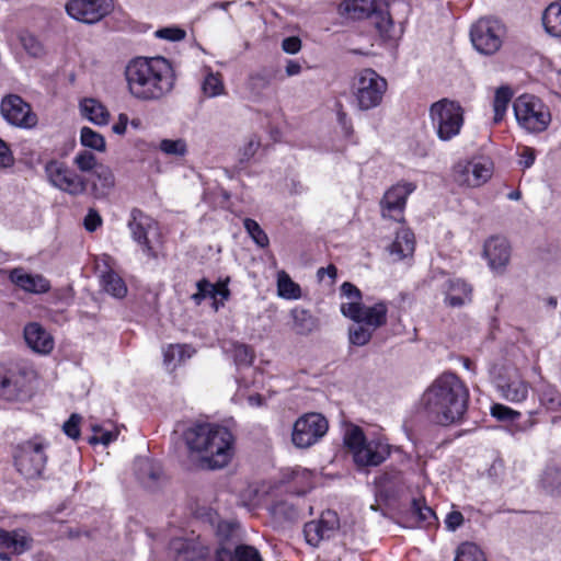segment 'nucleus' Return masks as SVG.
<instances>
[{"label": "nucleus", "mask_w": 561, "mask_h": 561, "mask_svg": "<svg viewBox=\"0 0 561 561\" xmlns=\"http://www.w3.org/2000/svg\"><path fill=\"white\" fill-rule=\"evenodd\" d=\"M469 401L467 386L455 374L436 378L420 399V410L435 424L447 426L462 420Z\"/></svg>", "instance_id": "obj_1"}, {"label": "nucleus", "mask_w": 561, "mask_h": 561, "mask_svg": "<svg viewBox=\"0 0 561 561\" xmlns=\"http://www.w3.org/2000/svg\"><path fill=\"white\" fill-rule=\"evenodd\" d=\"M127 90L139 101H158L174 88V73L163 57H135L124 70Z\"/></svg>", "instance_id": "obj_2"}, {"label": "nucleus", "mask_w": 561, "mask_h": 561, "mask_svg": "<svg viewBox=\"0 0 561 561\" xmlns=\"http://www.w3.org/2000/svg\"><path fill=\"white\" fill-rule=\"evenodd\" d=\"M184 440L192 453L201 456L207 468H224L232 459L234 437L227 427L197 423L185 431Z\"/></svg>", "instance_id": "obj_3"}, {"label": "nucleus", "mask_w": 561, "mask_h": 561, "mask_svg": "<svg viewBox=\"0 0 561 561\" xmlns=\"http://www.w3.org/2000/svg\"><path fill=\"white\" fill-rule=\"evenodd\" d=\"M345 447L358 468L377 467L390 456V445L380 439L367 440L364 431L354 424L345 427L343 434Z\"/></svg>", "instance_id": "obj_4"}, {"label": "nucleus", "mask_w": 561, "mask_h": 561, "mask_svg": "<svg viewBox=\"0 0 561 561\" xmlns=\"http://www.w3.org/2000/svg\"><path fill=\"white\" fill-rule=\"evenodd\" d=\"M387 89V80L371 68L358 71L352 82V95L359 111L378 107Z\"/></svg>", "instance_id": "obj_5"}, {"label": "nucleus", "mask_w": 561, "mask_h": 561, "mask_svg": "<svg viewBox=\"0 0 561 561\" xmlns=\"http://www.w3.org/2000/svg\"><path fill=\"white\" fill-rule=\"evenodd\" d=\"M463 114L460 104L448 99L431 105L430 117L439 140L449 141L460 134L465 123Z\"/></svg>", "instance_id": "obj_6"}, {"label": "nucleus", "mask_w": 561, "mask_h": 561, "mask_svg": "<svg viewBox=\"0 0 561 561\" xmlns=\"http://www.w3.org/2000/svg\"><path fill=\"white\" fill-rule=\"evenodd\" d=\"M515 117L520 127L529 133L546 130L551 122L549 108L536 96L523 94L513 104Z\"/></svg>", "instance_id": "obj_7"}, {"label": "nucleus", "mask_w": 561, "mask_h": 561, "mask_svg": "<svg viewBox=\"0 0 561 561\" xmlns=\"http://www.w3.org/2000/svg\"><path fill=\"white\" fill-rule=\"evenodd\" d=\"M128 228L135 242L142 252L150 259L158 257V247L161 243V234L158 222L139 209H133Z\"/></svg>", "instance_id": "obj_8"}, {"label": "nucleus", "mask_w": 561, "mask_h": 561, "mask_svg": "<svg viewBox=\"0 0 561 561\" xmlns=\"http://www.w3.org/2000/svg\"><path fill=\"white\" fill-rule=\"evenodd\" d=\"M45 450L46 445L37 439L19 445L14 454L18 471L26 479L41 478L47 461Z\"/></svg>", "instance_id": "obj_9"}, {"label": "nucleus", "mask_w": 561, "mask_h": 561, "mask_svg": "<svg viewBox=\"0 0 561 561\" xmlns=\"http://www.w3.org/2000/svg\"><path fill=\"white\" fill-rule=\"evenodd\" d=\"M328 430L329 422L321 413H305L293 425L291 442L297 448H309L317 444Z\"/></svg>", "instance_id": "obj_10"}, {"label": "nucleus", "mask_w": 561, "mask_h": 561, "mask_svg": "<svg viewBox=\"0 0 561 561\" xmlns=\"http://www.w3.org/2000/svg\"><path fill=\"white\" fill-rule=\"evenodd\" d=\"M503 34V25L499 20L492 18L478 20L470 31L474 48L484 55H492L501 48Z\"/></svg>", "instance_id": "obj_11"}, {"label": "nucleus", "mask_w": 561, "mask_h": 561, "mask_svg": "<svg viewBox=\"0 0 561 561\" xmlns=\"http://www.w3.org/2000/svg\"><path fill=\"white\" fill-rule=\"evenodd\" d=\"M45 173L49 183L56 188L78 196L87 191L88 182L84 176L78 174L64 162L53 160L46 163Z\"/></svg>", "instance_id": "obj_12"}, {"label": "nucleus", "mask_w": 561, "mask_h": 561, "mask_svg": "<svg viewBox=\"0 0 561 561\" xmlns=\"http://www.w3.org/2000/svg\"><path fill=\"white\" fill-rule=\"evenodd\" d=\"M34 377V370L27 366L16 365L9 369L0 382V397L8 401L28 398Z\"/></svg>", "instance_id": "obj_13"}, {"label": "nucleus", "mask_w": 561, "mask_h": 561, "mask_svg": "<svg viewBox=\"0 0 561 561\" xmlns=\"http://www.w3.org/2000/svg\"><path fill=\"white\" fill-rule=\"evenodd\" d=\"M67 14L81 23L95 24L112 13L113 0H68L65 5Z\"/></svg>", "instance_id": "obj_14"}, {"label": "nucleus", "mask_w": 561, "mask_h": 561, "mask_svg": "<svg viewBox=\"0 0 561 561\" xmlns=\"http://www.w3.org/2000/svg\"><path fill=\"white\" fill-rule=\"evenodd\" d=\"M116 262L108 254L95 257L94 268L102 289L114 298L122 299L127 295V286L123 277L115 272Z\"/></svg>", "instance_id": "obj_15"}, {"label": "nucleus", "mask_w": 561, "mask_h": 561, "mask_svg": "<svg viewBox=\"0 0 561 561\" xmlns=\"http://www.w3.org/2000/svg\"><path fill=\"white\" fill-rule=\"evenodd\" d=\"M416 188L412 182H399L387 190L380 201L381 215L402 222L407 199Z\"/></svg>", "instance_id": "obj_16"}, {"label": "nucleus", "mask_w": 561, "mask_h": 561, "mask_svg": "<svg viewBox=\"0 0 561 561\" xmlns=\"http://www.w3.org/2000/svg\"><path fill=\"white\" fill-rule=\"evenodd\" d=\"M0 113L9 124L18 127L30 128L37 122L31 106L16 94H9L2 99Z\"/></svg>", "instance_id": "obj_17"}, {"label": "nucleus", "mask_w": 561, "mask_h": 561, "mask_svg": "<svg viewBox=\"0 0 561 561\" xmlns=\"http://www.w3.org/2000/svg\"><path fill=\"white\" fill-rule=\"evenodd\" d=\"M340 522L337 514L333 511H325L317 520L307 523L304 527L306 541L318 547L322 540L330 539L339 529Z\"/></svg>", "instance_id": "obj_18"}, {"label": "nucleus", "mask_w": 561, "mask_h": 561, "mask_svg": "<svg viewBox=\"0 0 561 561\" xmlns=\"http://www.w3.org/2000/svg\"><path fill=\"white\" fill-rule=\"evenodd\" d=\"M483 255L495 274H503L511 261V245L505 238L491 237L483 247Z\"/></svg>", "instance_id": "obj_19"}, {"label": "nucleus", "mask_w": 561, "mask_h": 561, "mask_svg": "<svg viewBox=\"0 0 561 561\" xmlns=\"http://www.w3.org/2000/svg\"><path fill=\"white\" fill-rule=\"evenodd\" d=\"M495 383L501 396L507 401L522 402L528 396V386L515 368H508L505 375L497 376Z\"/></svg>", "instance_id": "obj_20"}, {"label": "nucleus", "mask_w": 561, "mask_h": 561, "mask_svg": "<svg viewBox=\"0 0 561 561\" xmlns=\"http://www.w3.org/2000/svg\"><path fill=\"white\" fill-rule=\"evenodd\" d=\"M10 282L19 289L28 294H45L50 289V282L41 274H32L23 267H15L8 272Z\"/></svg>", "instance_id": "obj_21"}, {"label": "nucleus", "mask_w": 561, "mask_h": 561, "mask_svg": "<svg viewBox=\"0 0 561 561\" xmlns=\"http://www.w3.org/2000/svg\"><path fill=\"white\" fill-rule=\"evenodd\" d=\"M386 324V318H352L348 327L350 343L356 346L366 345L373 332Z\"/></svg>", "instance_id": "obj_22"}, {"label": "nucleus", "mask_w": 561, "mask_h": 561, "mask_svg": "<svg viewBox=\"0 0 561 561\" xmlns=\"http://www.w3.org/2000/svg\"><path fill=\"white\" fill-rule=\"evenodd\" d=\"M196 287L197 291L192 295V298L196 304L207 300L214 308V311H218L219 305H224V301L229 297V289L224 283L211 284L206 279H201L197 282Z\"/></svg>", "instance_id": "obj_23"}, {"label": "nucleus", "mask_w": 561, "mask_h": 561, "mask_svg": "<svg viewBox=\"0 0 561 561\" xmlns=\"http://www.w3.org/2000/svg\"><path fill=\"white\" fill-rule=\"evenodd\" d=\"M33 542L32 536L24 529L5 530L0 528V549H7L11 553L20 556L30 551Z\"/></svg>", "instance_id": "obj_24"}, {"label": "nucleus", "mask_w": 561, "mask_h": 561, "mask_svg": "<svg viewBox=\"0 0 561 561\" xmlns=\"http://www.w3.org/2000/svg\"><path fill=\"white\" fill-rule=\"evenodd\" d=\"M26 344L36 353L48 354L54 348V340L37 322H31L24 328Z\"/></svg>", "instance_id": "obj_25"}, {"label": "nucleus", "mask_w": 561, "mask_h": 561, "mask_svg": "<svg viewBox=\"0 0 561 561\" xmlns=\"http://www.w3.org/2000/svg\"><path fill=\"white\" fill-rule=\"evenodd\" d=\"M174 561H208V549L183 539L171 542Z\"/></svg>", "instance_id": "obj_26"}, {"label": "nucleus", "mask_w": 561, "mask_h": 561, "mask_svg": "<svg viewBox=\"0 0 561 561\" xmlns=\"http://www.w3.org/2000/svg\"><path fill=\"white\" fill-rule=\"evenodd\" d=\"M339 12L352 20H365L377 12L376 0H343Z\"/></svg>", "instance_id": "obj_27"}, {"label": "nucleus", "mask_w": 561, "mask_h": 561, "mask_svg": "<svg viewBox=\"0 0 561 561\" xmlns=\"http://www.w3.org/2000/svg\"><path fill=\"white\" fill-rule=\"evenodd\" d=\"M463 179L459 181L471 187H478L485 183L492 175V167L490 162H468L462 170Z\"/></svg>", "instance_id": "obj_28"}, {"label": "nucleus", "mask_w": 561, "mask_h": 561, "mask_svg": "<svg viewBox=\"0 0 561 561\" xmlns=\"http://www.w3.org/2000/svg\"><path fill=\"white\" fill-rule=\"evenodd\" d=\"M415 250L414 233L408 228H401L397 231L393 242L389 245L390 255L394 261H401L412 256Z\"/></svg>", "instance_id": "obj_29"}, {"label": "nucleus", "mask_w": 561, "mask_h": 561, "mask_svg": "<svg viewBox=\"0 0 561 561\" xmlns=\"http://www.w3.org/2000/svg\"><path fill=\"white\" fill-rule=\"evenodd\" d=\"M472 288L465 280L459 278L446 282L445 301L451 307H460L471 301Z\"/></svg>", "instance_id": "obj_30"}, {"label": "nucleus", "mask_w": 561, "mask_h": 561, "mask_svg": "<svg viewBox=\"0 0 561 561\" xmlns=\"http://www.w3.org/2000/svg\"><path fill=\"white\" fill-rule=\"evenodd\" d=\"M541 22L548 35L561 38V0L551 2L543 10Z\"/></svg>", "instance_id": "obj_31"}, {"label": "nucleus", "mask_w": 561, "mask_h": 561, "mask_svg": "<svg viewBox=\"0 0 561 561\" xmlns=\"http://www.w3.org/2000/svg\"><path fill=\"white\" fill-rule=\"evenodd\" d=\"M195 353V350L186 344H171L163 350V364L170 371L174 370L176 366L190 359Z\"/></svg>", "instance_id": "obj_32"}, {"label": "nucleus", "mask_w": 561, "mask_h": 561, "mask_svg": "<svg viewBox=\"0 0 561 561\" xmlns=\"http://www.w3.org/2000/svg\"><path fill=\"white\" fill-rule=\"evenodd\" d=\"M92 191L96 198L105 197L115 185V178L112 170L106 165H100L93 173Z\"/></svg>", "instance_id": "obj_33"}, {"label": "nucleus", "mask_w": 561, "mask_h": 561, "mask_svg": "<svg viewBox=\"0 0 561 561\" xmlns=\"http://www.w3.org/2000/svg\"><path fill=\"white\" fill-rule=\"evenodd\" d=\"M81 112L90 122L95 125H106L110 113L107 108L95 99H84L81 104Z\"/></svg>", "instance_id": "obj_34"}, {"label": "nucleus", "mask_w": 561, "mask_h": 561, "mask_svg": "<svg viewBox=\"0 0 561 561\" xmlns=\"http://www.w3.org/2000/svg\"><path fill=\"white\" fill-rule=\"evenodd\" d=\"M270 512L278 522H296L301 517V508L288 500L275 502L270 507Z\"/></svg>", "instance_id": "obj_35"}, {"label": "nucleus", "mask_w": 561, "mask_h": 561, "mask_svg": "<svg viewBox=\"0 0 561 561\" xmlns=\"http://www.w3.org/2000/svg\"><path fill=\"white\" fill-rule=\"evenodd\" d=\"M222 350L225 353H231L236 365L250 366L253 363V351L244 345L234 342L224 343Z\"/></svg>", "instance_id": "obj_36"}, {"label": "nucleus", "mask_w": 561, "mask_h": 561, "mask_svg": "<svg viewBox=\"0 0 561 561\" xmlns=\"http://www.w3.org/2000/svg\"><path fill=\"white\" fill-rule=\"evenodd\" d=\"M160 477L161 469L159 466L148 459H142L138 462V478L147 488H152Z\"/></svg>", "instance_id": "obj_37"}, {"label": "nucleus", "mask_w": 561, "mask_h": 561, "mask_svg": "<svg viewBox=\"0 0 561 561\" xmlns=\"http://www.w3.org/2000/svg\"><path fill=\"white\" fill-rule=\"evenodd\" d=\"M512 96L513 92L508 87H501L496 90L493 102L494 123H500L503 119Z\"/></svg>", "instance_id": "obj_38"}, {"label": "nucleus", "mask_w": 561, "mask_h": 561, "mask_svg": "<svg viewBox=\"0 0 561 561\" xmlns=\"http://www.w3.org/2000/svg\"><path fill=\"white\" fill-rule=\"evenodd\" d=\"M277 290L280 297L287 299H296L300 296V287L297 285L289 275L282 271L277 276Z\"/></svg>", "instance_id": "obj_39"}, {"label": "nucleus", "mask_w": 561, "mask_h": 561, "mask_svg": "<svg viewBox=\"0 0 561 561\" xmlns=\"http://www.w3.org/2000/svg\"><path fill=\"white\" fill-rule=\"evenodd\" d=\"M82 146L103 152L106 149L104 137L90 127H82L80 133Z\"/></svg>", "instance_id": "obj_40"}, {"label": "nucleus", "mask_w": 561, "mask_h": 561, "mask_svg": "<svg viewBox=\"0 0 561 561\" xmlns=\"http://www.w3.org/2000/svg\"><path fill=\"white\" fill-rule=\"evenodd\" d=\"M411 514L416 517L421 526H430L436 519L434 511L422 500L414 499L412 501Z\"/></svg>", "instance_id": "obj_41"}, {"label": "nucleus", "mask_w": 561, "mask_h": 561, "mask_svg": "<svg viewBox=\"0 0 561 561\" xmlns=\"http://www.w3.org/2000/svg\"><path fill=\"white\" fill-rule=\"evenodd\" d=\"M19 41L23 49L32 57H42L45 53L44 46L35 35L28 31H21L19 33Z\"/></svg>", "instance_id": "obj_42"}, {"label": "nucleus", "mask_w": 561, "mask_h": 561, "mask_svg": "<svg viewBox=\"0 0 561 561\" xmlns=\"http://www.w3.org/2000/svg\"><path fill=\"white\" fill-rule=\"evenodd\" d=\"M454 561H486L482 550L474 543L465 542L457 549Z\"/></svg>", "instance_id": "obj_43"}, {"label": "nucleus", "mask_w": 561, "mask_h": 561, "mask_svg": "<svg viewBox=\"0 0 561 561\" xmlns=\"http://www.w3.org/2000/svg\"><path fill=\"white\" fill-rule=\"evenodd\" d=\"M203 93L208 98L224 94L225 85L219 73L209 72L202 84Z\"/></svg>", "instance_id": "obj_44"}, {"label": "nucleus", "mask_w": 561, "mask_h": 561, "mask_svg": "<svg viewBox=\"0 0 561 561\" xmlns=\"http://www.w3.org/2000/svg\"><path fill=\"white\" fill-rule=\"evenodd\" d=\"M245 231L249 233L251 239L260 248H266L270 244V239L261 226L251 218H245L243 221Z\"/></svg>", "instance_id": "obj_45"}, {"label": "nucleus", "mask_w": 561, "mask_h": 561, "mask_svg": "<svg viewBox=\"0 0 561 561\" xmlns=\"http://www.w3.org/2000/svg\"><path fill=\"white\" fill-rule=\"evenodd\" d=\"M540 402L548 410L557 411L561 408V393L551 385L540 389Z\"/></svg>", "instance_id": "obj_46"}, {"label": "nucleus", "mask_w": 561, "mask_h": 561, "mask_svg": "<svg viewBox=\"0 0 561 561\" xmlns=\"http://www.w3.org/2000/svg\"><path fill=\"white\" fill-rule=\"evenodd\" d=\"M159 149L167 156L183 157L187 152L184 139H162Z\"/></svg>", "instance_id": "obj_47"}, {"label": "nucleus", "mask_w": 561, "mask_h": 561, "mask_svg": "<svg viewBox=\"0 0 561 561\" xmlns=\"http://www.w3.org/2000/svg\"><path fill=\"white\" fill-rule=\"evenodd\" d=\"M541 485L548 492L559 491L561 489V471L554 467L547 468L541 476Z\"/></svg>", "instance_id": "obj_48"}, {"label": "nucleus", "mask_w": 561, "mask_h": 561, "mask_svg": "<svg viewBox=\"0 0 561 561\" xmlns=\"http://www.w3.org/2000/svg\"><path fill=\"white\" fill-rule=\"evenodd\" d=\"M73 163L81 172L92 171L93 173L98 167L102 165L101 163H98L95 156L87 150L77 153L73 159Z\"/></svg>", "instance_id": "obj_49"}, {"label": "nucleus", "mask_w": 561, "mask_h": 561, "mask_svg": "<svg viewBox=\"0 0 561 561\" xmlns=\"http://www.w3.org/2000/svg\"><path fill=\"white\" fill-rule=\"evenodd\" d=\"M94 434L89 438L91 445L102 444L104 446L117 438V432L102 431L100 426H92Z\"/></svg>", "instance_id": "obj_50"}, {"label": "nucleus", "mask_w": 561, "mask_h": 561, "mask_svg": "<svg viewBox=\"0 0 561 561\" xmlns=\"http://www.w3.org/2000/svg\"><path fill=\"white\" fill-rule=\"evenodd\" d=\"M491 415L500 421H513L519 417L520 413L506 405L495 403L491 407Z\"/></svg>", "instance_id": "obj_51"}, {"label": "nucleus", "mask_w": 561, "mask_h": 561, "mask_svg": "<svg viewBox=\"0 0 561 561\" xmlns=\"http://www.w3.org/2000/svg\"><path fill=\"white\" fill-rule=\"evenodd\" d=\"M156 36L171 42H179L185 38L186 32L178 26L163 27L156 32Z\"/></svg>", "instance_id": "obj_52"}, {"label": "nucleus", "mask_w": 561, "mask_h": 561, "mask_svg": "<svg viewBox=\"0 0 561 561\" xmlns=\"http://www.w3.org/2000/svg\"><path fill=\"white\" fill-rule=\"evenodd\" d=\"M237 561H262L259 551L251 546H237L236 547Z\"/></svg>", "instance_id": "obj_53"}, {"label": "nucleus", "mask_w": 561, "mask_h": 561, "mask_svg": "<svg viewBox=\"0 0 561 561\" xmlns=\"http://www.w3.org/2000/svg\"><path fill=\"white\" fill-rule=\"evenodd\" d=\"M260 147V140L256 137H250L249 140L240 148V162H248L257 151Z\"/></svg>", "instance_id": "obj_54"}, {"label": "nucleus", "mask_w": 561, "mask_h": 561, "mask_svg": "<svg viewBox=\"0 0 561 561\" xmlns=\"http://www.w3.org/2000/svg\"><path fill=\"white\" fill-rule=\"evenodd\" d=\"M317 327L314 318H294L291 329L297 334H308Z\"/></svg>", "instance_id": "obj_55"}, {"label": "nucleus", "mask_w": 561, "mask_h": 561, "mask_svg": "<svg viewBox=\"0 0 561 561\" xmlns=\"http://www.w3.org/2000/svg\"><path fill=\"white\" fill-rule=\"evenodd\" d=\"M270 84L268 78L263 73L251 75L248 81L249 90L254 94H260L262 90Z\"/></svg>", "instance_id": "obj_56"}, {"label": "nucleus", "mask_w": 561, "mask_h": 561, "mask_svg": "<svg viewBox=\"0 0 561 561\" xmlns=\"http://www.w3.org/2000/svg\"><path fill=\"white\" fill-rule=\"evenodd\" d=\"M341 295L346 298L347 301L362 304V293L360 290L350 282H344L341 285Z\"/></svg>", "instance_id": "obj_57"}, {"label": "nucleus", "mask_w": 561, "mask_h": 561, "mask_svg": "<svg viewBox=\"0 0 561 561\" xmlns=\"http://www.w3.org/2000/svg\"><path fill=\"white\" fill-rule=\"evenodd\" d=\"M80 421H81V416L78 415V414H72L67 422H65L64 426H62V430L65 432V434L72 438V439H78L79 436H80V427H79V424H80Z\"/></svg>", "instance_id": "obj_58"}, {"label": "nucleus", "mask_w": 561, "mask_h": 561, "mask_svg": "<svg viewBox=\"0 0 561 561\" xmlns=\"http://www.w3.org/2000/svg\"><path fill=\"white\" fill-rule=\"evenodd\" d=\"M216 561H237L236 547L232 545H222L216 550Z\"/></svg>", "instance_id": "obj_59"}, {"label": "nucleus", "mask_w": 561, "mask_h": 561, "mask_svg": "<svg viewBox=\"0 0 561 561\" xmlns=\"http://www.w3.org/2000/svg\"><path fill=\"white\" fill-rule=\"evenodd\" d=\"M282 48L287 54H297L301 49V41L297 36L286 37L282 42Z\"/></svg>", "instance_id": "obj_60"}, {"label": "nucleus", "mask_w": 561, "mask_h": 561, "mask_svg": "<svg viewBox=\"0 0 561 561\" xmlns=\"http://www.w3.org/2000/svg\"><path fill=\"white\" fill-rule=\"evenodd\" d=\"M102 224V218L98 211L90 209L84 218V227L88 231H94Z\"/></svg>", "instance_id": "obj_61"}, {"label": "nucleus", "mask_w": 561, "mask_h": 561, "mask_svg": "<svg viewBox=\"0 0 561 561\" xmlns=\"http://www.w3.org/2000/svg\"><path fill=\"white\" fill-rule=\"evenodd\" d=\"M13 156L8 145L0 139V165L3 168L11 167L13 164Z\"/></svg>", "instance_id": "obj_62"}, {"label": "nucleus", "mask_w": 561, "mask_h": 561, "mask_svg": "<svg viewBox=\"0 0 561 561\" xmlns=\"http://www.w3.org/2000/svg\"><path fill=\"white\" fill-rule=\"evenodd\" d=\"M463 523V516L460 512H450L445 519L446 527L449 530H456Z\"/></svg>", "instance_id": "obj_63"}, {"label": "nucleus", "mask_w": 561, "mask_h": 561, "mask_svg": "<svg viewBox=\"0 0 561 561\" xmlns=\"http://www.w3.org/2000/svg\"><path fill=\"white\" fill-rule=\"evenodd\" d=\"M535 159H536L535 149H533L530 147H525L520 153L519 164L523 168L528 169L534 164Z\"/></svg>", "instance_id": "obj_64"}]
</instances>
